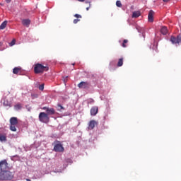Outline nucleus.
<instances>
[{"label":"nucleus","instance_id":"f257e3e1","mask_svg":"<svg viewBox=\"0 0 181 181\" xmlns=\"http://www.w3.org/2000/svg\"><path fill=\"white\" fill-rule=\"evenodd\" d=\"M13 179V173L6 170L0 172V180H12Z\"/></svg>","mask_w":181,"mask_h":181},{"label":"nucleus","instance_id":"f03ea898","mask_svg":"<svg viewBox=\"0 0 181 181\" xmlns=\"http://www.w3.org/2000/svg\"><path fill=\"white\" fill-rule=\"evenodd\" d=\"M49 70V67L45 66L42 65V64H37L34 67V73L35 74H40V73H43L44 71H47Z\"/></svg>","mask_w":181,"mask_h":181},{"label":"nucleus","instance_id":"7ed1b4c3","mask_svg":"<svg viewBox=\"0 0 181 181\" xmlns=\"http://www.w3.org/2000/svg\"><path fill=\"white\" fill-rule=\"evenodd\" d=\"M39 119L40 122L47 124V122H49V121L50 120V118L49 117V115L47 113L42 112L39 115Z\"/></svg>","mask_w":181,"mask_h":181},{"label":"nucleus","instance_id":"20e7f679","mask_svg":"<svg viewBox=\"0 0 181 181\" xmlns=\"http://www.w3.org/2000/svg\"><path fill=\"white\" fill-rule=\"evenodd\" d=\"M10 129L13 132H16V125H18V117H11L10 119Z\"/></svg>","mask_w":181,"mask_h":181},{"label":"nucleus","instance_id":"39448f33","mask_svg":"<svg viewBox=\"0 0 181 181\" xmlns=\"http://www.w3.org/2000/svg\"><path fill=\"white\" fill-rule=\"evenodd\" d=\"M8 169V161L6 160H2L0 161V170L1 172L6 171Z\"/></svg>","mask_w":181,"mask_h":181},{"label":"nucleus","instance_id":"423d86ee","mask_svg":"<svg viewBox=\"0 0 181 181\" xmlns=\"http://www.w3.org/2000/svg\"><path fill=\"white\" fill-rule=\"evenodd\" d=\"M54 152H64V147L62 144L59 143L54 145Z\"/></svg>","mask_w":181,"mask_h":181},{"label":"nucleus","instance_id":"0eeeda50","mask_svg":"<svg viewBox=\"0 0 181 181\" xmlns=\"http://www.w3.org/2000/svg\"><path fill=\"white\" fill-rule=\"evenodd\" d=\"M170 42L173 43V45H176L177 43H180V42H181L180 35H177V37L175 36H171Z\"/></svg>","mask_w":181,"mask_h":181},{"label":"nucleus","instance_id":"6e6552de","mask_svg":"<svg viewBox=\"0 0 181 181\" xmlns=\"http://www.w3.org/2000/svg\"><path fill=\"white\" fill-rule=\"evenodd\" d=\"M78 88H90V83L82 81L78 85Z\"/></svg>","mask_w":181,"mask_h":181},{"label":"nucleus","instance_id":"1a4fd4ad","mask_svg":"<svg viewBox=\"0 0 181 181\" xmlns=\"http://www.w3.org/2000/svg\"><path fill=\"white\" fill-rule=\"evenodd\" d=\"M98 114V107L97 106H93L90 109V115L93 117L97 115Z\"/></svg>","mask_w":181,"mask_h":181},{"label":"nucleus","instance_id":"9d476101","mask_svg":"<svg viewBox=\"0 0 181 181\" xmlns=\"http://www.w3.org/2000/svg\"><path fill=\"white\" fill-rule=\"evenodd\" d=\"M42 110H45L47 115H54L55 111H54V108H49V107H44L42 108Z\"/></svg>","mask_w":181,"mask_h":181},{"label":"nucleus","instance_id":"9b49d317","mask_svg":"<svg viewBox=\"0 0 181 181\" xmlns=\"http://www.w3.org/2000/svg\"><path fill=\"white\" fill-rule=\"evenodd\" d=\"M95 125H98V122H97V121L95 120H91L90 121L89 124H88V129H94V128L95 127Z\"/></svg>","mask_w":181,"mask_h":181},{"label":"nucleus","instance_id":"f8f14e48","mask_svg":"<svg viewBox=\"0 0 181 181\" xmlns=\"http://www.w3.org/2000/svg\"><path fill=\"white\" fill-rule=\"evenodd\" d=\"M153 15H155V12L152 10H151L148 12V22H153Z\"/></svg>","mask_w":181,"mask_h":181},{"label":"nucleus","instance_id":"ddd939ff","mask_svg":"<svg viewBox=\"0 0 181 181\" xmlns=\"http://www.w3.org/2000/svg\"><path fill=\"white\" fill-rule=\"evenodd\" d=\"M22 25H23V26H26L27 28H29V25H30V21L29 19H23Z\"/></svg>","mask_w":181,"mask_h":181},{"label":"nucleus","instance_id":"4468645a","mask_svg":"<svg viewBox=\"0 0 181 181\" xmlns=\"http://www.w3.org/2000/svg\"><path fill=\"white\" fill-rule=\"evenodd\" d=\"M6 134H0V142H6Z\"/></svg>","mask_w":181,"mask_h":181},{"label":"nucleus","instance_id":"2eb2a0df","mask_svg":"<svg viewBox=\"0 0 181 181\" xmlns=\"http://www.w3.org/2000/svg\"><path fill=\"white\" fill-rule=\"evenodd\" d=\"M141 16V11H134L132 18H139Z\"/></svg>","mask_w":181,"mask_h":181},{"label":"nucleus","instance_id":"dca6fc26","mask_svg":"<svg viewBox=\"0 0 181 181\" xmlns=\"http://www.w3.org/2000/svg\"><path fill=\"white\" fill-rule=\"evenodd\" d=\"M6 25H8V21H4L0 25V30H4V29L6 28Z\"/></svg>","mask_w":181,"mask_h":181},{"label":"nucleus","instance_id":"f3484780","mask_svg":"<svg viewBox=\"0 0 181 181\" xmlns=\"http://www.w3.org/2000/svg\"><path fill=\"white\" fill-rule=\"evenodd\" d=\"M123 64H124V58L119 59L117 64V67H122Z\"/></svg>","mask_w":181,"mask_h":181},{"label":"nucleus","instance_id":"a211bd4d","mask_svg":"<svg viewBox=\"0 0 181 181\" xmlns=\"http://www.w3.org/2000/svg\"><path fill=\"white\" fill-rule=\"evenodd\" d=\"M160 32L162 35H168V28L166 27H162L160 29Z\"/></svg>","mask_w":181,"mask_h":181},{"label":"nucleus","instance_id":"6ab92c4d","mask_svg":"<svg viewBox=\"0 0 181 181\" xmlns=\"http://www.w3.org/2000/svg\"><path fill=\"white\" fill-rule=\"evenodd\" d=\"M21 70H22V68L21 67H15L13 69V74H18Z\"/></svg>","mask_w":181,"mask_h":181},{"label":"nucleus","instance_id":"aec40b11","mask_svg":"<svg viewBox=\"0 0 181 181\" xmlns=\"http://www.w3.org/2000/svg\"><path fill=\"white\" fill-rule=\"evenodd\" d=\"M15 110H21L22 108V105L21 104H17L14 106Z\"/></svg>","mask_w":181,"mask_h":181},{"label":"nucleus","instance_id":"412c9836","mask_svg":"<svg viewBox=\"0 0 181 181\" xmlns=\"http://www.w3.org/2000/svg\"><path fill=\"white\" fill-rule=\"evenodd\" d=\"M62 110H64V107L63 106H62V105L58 104L57 105V110L58 111H62Z\"/></svg>","mask_w":181,"mask_h":181},{"label":"nucleus","instance_id":"4be33fe9","mask_svg":"<svg viewBox=\"0 0 181 181\" xmlns=\"http://www.w3.org/2000/svg\"><path fill=\"white\" fill-rule=\"evenodd\" d=\"M127 43H128V40H124L122 45V47H127Z\"/></svg>","mask_w":181,"mask_h":181},{"label":"nucleus","instance_id":"5701e85b","mask_svg":"<svg viewBox=\"0 0 181 181\" xmlns=\"http://www.w3.org/2000/svg\"><path fill=\"white\" fill-rule=\"evenodd\" d=\"M116 6L118 7V8H121V6H122V4H121V1H117L116 2Z\"/></svg>","mask_w":181,"mask_h":181},{"label":"nucleus","instance_id":"b1692460","mask_svg":"<svg viewBox=\"0 0 181 181\" xmlns=\"http://www.w3.org/2000/svg\"><path fill=\"white\" fill-rule=\"evenodd\" d=\"M39 90H40L41 91H43V90H45V84H41L39 86Z\"/></svg>","mask_w":181,"mask_h":181},{"label":"nucleus","instance_id":"393cba45","mask_svg":"<svg viewBox=\"0 0 181 181\" xmlns=\"http://www.w3.org/2000/svg\"><path fill=\"white\" fill-rule=\"evenodd\" d=\"M16 42V40L14 39L10 42V46H14L15 43Z\"/></svg>","mask_w":181,"mask_h":181},{"label":"nucleus","instance_id":"a878e982","mask_svg":"<svg viewBox=\"0 0 181 181\" xmlns=\"http://www.w3.org/2000/svg\"><path fill=\"white\" fill-rule=\"evenodd\" d=\"M74 17H75V18H77V19H79V18H81V15L75 14V15H74Z\"/></svg>","mask_w":181,"mask_h":181},{"label":"nucleus","instance_id":"bb28decb","mask_svg":"<svg viewBox=\"0 0 181 181\" xmlns=\"http://www.w3.org/2000/svg\"><path fill=\"white\" fill-rule=\"evenodd\" d=\"M78 22H80V19H74V24L77 23Z\"/></svg>","mask_w":181,"mask_h":181},{"label":"nucleus","instance_id":"cd10ccee","mask_svg":"<svg viewBox=\"0 0 181 181\" xmlns=\"http://www.w3.org/2000/svg\"><path fill=\"white\" fill-rule=\"evenodd\" d=\"M4 44L2 42H0V50H4V47H2V45Z\"/></svg>","mask_w":181,"mask_h":181},{"label":"nucleus","instance_id":"c85d7f7f","mask_svg":"<svg viewBox=\"0 0 181 181\" xmlns=\"http://www.w3.org/2000/svg\"><path fill=\"white\" fill-rule=\"evenodd\" d=\"M6 4H11L12 0H5Z\"/></svg>","mask_w":181,"mask_h":181},{"label":"nucleus","instance_id":"c756f323","mask_svg":"<svg viewBox=\"0 0 181 181\" xmlns=\"http://www.w3.org/2000/svg\"><path fill=\"white\" fill-rule=\"evenodd\" d=\"M163 2L168 4V2H169L170 0H163Z\"/></svg>","mask_w":181,"mask_h":181},{"label":"nucleus","instance_id":"7c9ffc66","mask_svg":"<svg viewBox=\"0 0 181 181\" xmlns=\"http://www.w3.org/2000/svg\"><path fill=\"white\" fill-rule=\"evenodd\" d=\"M77 1H78L79 2H84V1L86 0H77Z\"/></svg>","mask_w":181,"mask_h":181},{"label":"nucleus","instance_id":"2f4dec72","mask_svg":"<svg viewBox=\"0 0 181 181\" xmlns=\"http://www.w3.org/2000/svg\"><path fill=\"white\" fill-rule=\"evenodd\" d=\"M90 6L86 8V11H89Z\"/></svg>","mask_w":181,"mask_h":181},{"label":"nucleus","instance_id":"473e14b6","mask_svg":"<svg viewBox=\"0 0 181 181\" xmlns=\"http://www.w3.org/2000/svg\"><path fill=\"white\" fill-rule=\"evenodd\" d=\"M26 181H32V180H30V179H26Z\"/></svg>","mask_w":181,"mask_h":181},{"label":"nucleus","instance_id":"72a5a7b5","mask_svg":"<svg viewBox=\"0 0 181 181\" xmlns=\"http://www.w3.org/2000/svg\"><path fill=\"white\" fill-rule=\"evenodd\" d=\"M76 64H72V66H74Z\"/></svg>","mask_w":181,"mask_h":181}]
</instances>
